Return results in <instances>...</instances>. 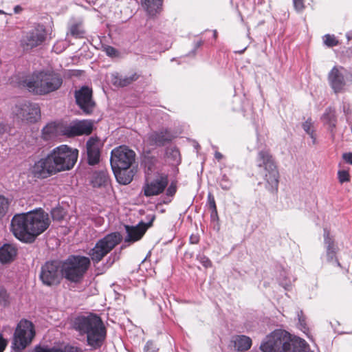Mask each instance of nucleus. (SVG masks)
<instances>
[{"instance_id":"nucleus-1","label":"nucleus","mask_w":352,"mask_h":352,"mask_svg":"<svg viewBox=\"0 0 352 352\" xmlns=\"http://www.w3.org/2000/svg\"><path fill=\"white\" fill-rule=\"evenodd\" d=\"M50 224L48 214L43 210L18 214L11 221V230L20 241L32 243Z\"/></svg>"},{"instance_id":"nucleus-2","label":"nucleus","mask_w":352,"mask_h":352,"mask_svg":"<svg viewBox=\"0 0 352 352\" xmlns=\"http://www.w3.org/2000/svg\"><path fill=\"white\" fill-rule=\"evenodd\" d=\"M260 349L263 352H308L309 346L303 339L276 329L263 340Z\"/></svg>"},{"instance_id":"nucleus-3","label":"nucleus","mask_w":352,"mask_h":352,"mask_svg":"<svg viewBox=\"0 0 352 352\" xmlns=\"http://www.w3.org/2000/svg\"><path fill=\"white\" fill-rule=\"evenodd\" d=\"M75 330L81 335L87 336V341L94 349L100 348L106 338V328L100 317L96 314L76 317L73 323Z\"/></svg>"},{"instance_id":"nucleus-4","label":"nucleus","mask_w":352,"mask_h":352,"mask_svg":"<svg viewBox=\"0 0 352 352\" xmlns=\"http://www.w3.org/2000/svg\"><path fill=\"white\" fill-rule=\"evenodd\" d=\"M77 157L78 155H46L34 163L30 173L34 177L47 178L58 172L73 168Z\"/></svg>"},{"instance_id":"nucleus-5","label":"nucleus","mask_w":352,"mask_h":352,"mask_svg":"<svg viewBox=\"0 0 352 352\" xmlns=\"http://www.w3.org/2000/svg\"><path fill=\"white\" fill-rule=\"evenodd\" d=\"M63 84L60 74L53 71H42L34 74L23 81V86L29 91L45 95L58 90Z\"/></svg>"},{"instance_id":"nucleus-6","label":"nucleus","mask_w":352,"mask_h":352,"mask_svg":"<svg viewBox=\"0 0 352 352\" xmlns=\"http://www.w3.org/2000/svg\"><path fill=\"white\" fill-rule=\"evenodd\" d=\"M90 265L86 256H71L61 264L62 275L72 283L80 282Z\"/></svg>"},{"instance_id":"nucleus-7","label":"nucleus","mask_w":352,"mask_h":352,"mask_svg":"<svg viewBox=\"0 0 352 352\" xmlns=\"http://www.w3.org/2000/svg\"><path fill=\"white\" fill-rule=\"evenodd\" d=\"M35 336L34 324L28 320H21L17 324L12 343V349L21 352L29 346Z\"/></svg>"},{"instance_id":"nucleus-8","label":"nucleus","mask_w":352,"mask_h":352,"mask_svg":"<svg viewBox=\"0 0 352 352\" xmlns=\"http://www.w3.org/2000/svg\"><path fill=\"white\" fill-rule=\"evenodd\" d=\"M122 239L120 232H116L106 235L100 239L89 251V255L94 263H99Z\"/></svg>"},{"instance_id":"nucleus-9","label":"nucleus","mask_w":352,"mask_h":352,"mask_svg":"<svg viewBox=\"0 0 352 352\" xmlns=\"http://www.w3.org/2000/svg\"><path fill=\"white\" fill-rule=\"evenodd\" d=\"M134 157L135 155H111V166L120 184L126 185L131 182L133 175L129 172L126 174V172L134 162Z\"/></svg>"},{"instance_id":"nucleus-10","label":"nucleus","mask_w":352,"mask_h":352,"mask_svg":"<svg viewBox=\"0 0 352 352\" xmlns=\"http://www.w3.org/2000/svg\"><path fill=\"white\" fill-rule=\"evenodd\" d=\"M258 166L263 168V175L267 182L266 188L272 192L277 191L279 183V173L272 155H260Z\"/></svg>"},{"instance_id":"nucleus-11","label":"nucleus","mask_w":352,"mask_h":352,"mask_svg":"<svg viewBox=\"0 0 352 352\" xmlns=\"http://www.w3.org/2000/svg\"><path fill=\"white\" fill-rule=\"evenodd\" d=\"M14 117L26 123L36 122L41 118L39 106L30 102L16 104L12 110Z\"/></svg>"},{"instance_id":"nucleus-12","label":"nucleus","mask_w":352,"mask_h":352,"mask_svg":"<svg viewBox=\"0 0 352 352\" xmlns=\"http://www.w3.org/2000/svg\"><path fill=\"white\" fill-rule=\"evenodd\" d=\"M62 277L61 265L58 261H48L41 267L40 278L44 285H58Z\"/></svg>"},{"instance_id":"nucleus-13","label":"nucleus","mask_w":352,"mask_h":352,"mask_svg":"<svg viewBox=\"0 0 352 352\" xmlns=\"http://www.w3.org/2000/svg\"><path fill=\"white\" fill-rule=\"evenodd\" d=\"M46 35L45 27L38 25L23 34L21 40V46L24 51H30L41 45L45 41Z\"/></svg>"},{"instance_id":"nucleus-14","label":"nucleus","mask_w":352,"mask_h":352,"mask_svg":"<svg viewBox=\"0 0 352 352\" xmlns=\"http://www.w3.org/2000/svg\"><path fill=\"white\" fill-rule=\"evenodd\" d=\"M345 70L342 67H333L328 74L330 87L336 94L345 91Z\"/></svg>"},{"instance_id":"nucleus-15","label":"nucleus","mask_w":352,"mask_h":352,"mask_svg":"<svg viewBox=\"0 0 352 352\" xmlns=\"http://www.w3.org/2000/svg\"><path fill=\"white\" fill-rule=\"evenodd\" d=\"M93 122L84 120L78 121L64 127L65 135L74 137L82 135H89L93 131Z\"/></svg>"},{"instance_id":"nucleus-16","label":"nucleus","mask_w":352,"mask_h":352,"mask_svg":"<svg viewBox=\"0 0 352 352\" xmlns=\"http://www.w3.org/2000/svg\"><path fill=\"white\" fill-rule=\"evenodd\" d=\"M168 182L167 175H158L155 179L146 184L144 188V195L151 197L161 194L168 185Z\"/></svg>"},{"instance_id":"nucleus-17","label":"nucleus","mask_w":352,"mask_h":352,"mask_svg":"<svg viewBox=\"0 0 352 352\" xmlns=\"http://www.w3.org/2000/svg\"><path fill=\"white\" fill-rule=\"evenodd\" d=\"M154 219L155 217L153 216L148 223L140 222L136 226H125L127 235L124 239V242L134 243L141 239L146 230L152 225Z\"/></svg>"},{"instance_id":"nucleus-18","label":"nucleus","mask_w":352,"mask_h":352,"mask_svg":"<svg viewBox=\"0 0 352 352\" xmlns=\"http://www.w3.org/2000/svg\"><path fill=\"white\" fill-rule=\"evenodd\" d=\"M92 91L87 87H84L76 91L75 98L78 105L86 113H90L93 111L94 102L91 98Z\"/></svg>"},{"instance_id":"nucleus-19","label":"nucleus","mask_w":352,"mask_h":352,"mask_svg":"<svg viewBox=\"0 0 352 352\" xmlns=\"http://www.w3.org/2000/svg\"><path fill=\"white\" fill-rule=\"evenodd\" d=\"M175 138V135H173L168 130L164 129L148 134L147 142L151 146H162Z\"/></svg>"},{"instance_id":"nucleus-20","label":"nucleus","mask_w":352,"mask_h":352,"mask_svg":"<svg viewBox=\"0 0 352 352\" xmlns=\"http://www.w3.org/2000/svg\"><path fill=\"white\" fill-rule=\"evenodd\" d=\"M89 184L93 188H102L107 187L110 182L107 170L93 171L89 177Z\"/></svg>"},{"instance_id":"nucleus-21","label":"nucleus","mask_w":352,"mask_h":352,"mask_svg":"<svg viewBox=\"0 0 352 352\" xmlns=\"http://www.w3.org/2000/svg\"><path fill=\"white\" fill-rule=\"evenodd\" d=\"M62 135H65L64 127L62 125L50 123L42 129L41 139L44 141L53 140Z\"/></svg>"},{"instance_id":"nucleus-22","label":"nucleus","mask_w":352,"mask_h":352,"mask_svg":"<svg viewBox=\"0 0 352 352\" xmlns=\"http://www.w3.org/2000/svg\"><path fill=\"white\" fill-rule=\"evenodd\" d=\"M324 241L326 247L327 261L329 262L335 261L338 265H340V263L336 258L337 251L336 245H335L334 240L330 236V233L327 229L324 230Z\"/></svg>"},{"instance_id":"nucleus-23","label":"nucleus","mask_w":352,"mask_h":352,"mask_svg":"<svg viewBox=\"0 0 352 352\" xmlns=\"http://www.w3.org/2000/svg\"><path fill=\"white\" fill-rule=\"evenodd\" d=\"M16 255V248L11 244H4L0 248V262L7 263L12 261Z\"/></svg>"},{"instance_id":"nucleus-24","label":"nucleus","mask_w":352,"mask_h":352,"mask_svg":"<svg viewBox=\"0 0 352 352\" xmlns=\"http://www.w3.org/2000/svg\"><path fill=\"white\" fill-rule=\"evenodd\" d=\"M138 75L135 73L129 76H122L118 74H112L111 82L118 87H125L137 80Z\"/></svg>"},{"instance_id":"nucleus-25","label":"nucleus","mask_w":352,"mask_h":352,"mask_svg":"<svg viewBox=\"0 0 352 352\" xmlns=\"http://www.w3.org/2000/svg\"><path fill=\"white\" fill-rule=\"evenodd\" d=\"M322 120L324 124L327 126L332 135H333V130L337 122L335 110L331 108L327 109L322 116Z\"/></svg>"},{"instance_id":"nucleus-26","label":"nucleus","mask_w":352,"mask_h":352,"mask_svg":"<svg viewBox=\"0 0 352 352\" xmlns=\"http://www.w3.org/2000/svg\"><path fill=\"white\" fill-rule=\"evenodd\" d=\"M141 3L150 16H155L162 10V0H141Z\"/></svg>"},{"instance_id":"nucleus-27","label":"nucleus","mask_w":352,"mask_h":352,"mask_svg":"<svg viewBox=\"0 0 352 352\" xmlns=\"http://www.w3.org/2000/svg\"><path fill=\"white\" fill-rule=\"evenodd\" d=\"M234 346L238 351L248 350L252 346V340L245 336H237L234 340Z\"/></svg>"},{"instance_id":"nucleus-28","label":"nucleus","mask_w":352,"mask_h":352,"mask_svg":"<svg viewBox=\"0 0 352 352\" xmlns=\"http://www.w3.org/2000/svg\"><path fill=\"white\" fill-rule=\"evenodd\" d=\"M102 142L98 138H91L87 142V154H100Z\"/></svg>"},{"instance_id":"nucleus-29","label":"nucleus","mask_w":352,"mask_h":352,"mask_svg":"<svg viewBox=\"0 0 352 352\" xmlns=\"http://www.w3.org/2000/svg\"><path fill=\"white\" fill-rule=\"evenodd\" d=\"M35 352H80V350L74 346H65L63 349L52 347L49 348L46 346H36Z\"/></svg>"},{"instance_id":"nucleus-30","label":"nucleus","mask_w":352,"mask_h":352,"mask_svg":"<svg viewBox=\"0 0 352 352\" xmlns=\"http://www.w3.org/2000/svg\"><path fill=\"white\" fill-rule=\"evenodd\" d=\"M69 33L75 38H82L85 34V30L82 23L78 21L71 24L69 26Z\"/></svg>"},{"instance_id":"nucleus-31","label":"nucleus","mask_w":352,"mask_h":352,"mask_svg":"<svg viewBox=\"0 0 352 352\" xmlns=\"http://www.w3.org/2000/svg\"><path fill=\"white\" fill-rule=\"evenodd\" d=\"M302 127L305 132L310 137L312 140V142H316V135L315 133V126L314 122L311 119L306 120L302 125Z\"/></svg>"},{"instance_id":"nucleus-32","label":"nucleus","mask_w":352,"mask_h":352,"mask_svg":"<svg viewBox=\"0 0 352 352\" xmlns=\"http://www.w3.org/2000/svg\"><path fill=\"white\" fill-rule=\"evenodd\" d=\"M77 149H72L67 145H60L54 148L48 154H78Z\"/></svg>"},{"instance_id":"nucleus-33","label":"nucleus","mask_w":352,"mask_h":352,"mask_svg":"<svg viewBox=\"0 0 352 352\" xmlns=\"http://www.w3.org/2000/svg\"><path fill=\"white\" fill-rule=\"evenodd\" d=\"M338 179L341 184L345 182H349L350 175L349 171L344 168H340L338 171Z\"/></svg>"},{"instance_id":"nucleus-34","label":"nucleus","mask_w":352,"mask_h":352,"mask_svg":"<svg viewBox=\"0 0 352 352\" xmlns=\"http://www.w3.org/2000/svg\"><path fill=\"white\" fill-rule=\"evenodd\" d=\"M9 206V201L4 196L0 195V219L6 214Z\"/></svg>"},{"instance_id":"nucleus-35","label":"nucleus","mask_w":352,"mask_h":352,"mask_svg":"<svg viewBox=\"0 0 352 352\" xmlns=\"http://www.w3.org/2000/svg\"><path fill=\"white\" fill-rule=\"evenodd\" d=\"M111 154H135V152L125 145H121L113 149Z\"/></svg>"},{"instance_id":"nucleus-36","label":"nucleus","mask_w":352,"mask_h":352,"mask_svg":"<svg viewBox=\"0 0 352 352\" xmlns=\"http://www.w3.org/2000/svg\"><path fill=\"white\" fill-rule=\"evenodd\" d=\"M51 214L53 219L56 221H60L63 219L65 215L63 210L60 208H56L52 209Z\"/></svg>"},{"instance_id":"nucleus-37","label":"nucleus","mask_w":352,"mask_h":352,"mask_svg":"<svg viewBox=\"0 0 352 352\" xmlns=\"http://www.w3.org/2000/svg\"><path fill=\"white\" fill-rule=\"evenodd\" d=\"M324 43L329 47L336 46L338 44V41L333 35L326 34L324 36Z\"/></svg>"},{"instance_id":"nucleus-38","label":"nucleus","mask_w":352,"mask_h":352,"mask_svg":"<svg viewBox=\"0 0 352 352\" xmlns=\"http://www.w3.org/2000/svg\"><path fill=\"white\" fill-rule=\"evenodd\" d=\"M104 51L105 52V53L107 56H109L111 58L118 57L119 55L118 51L116 48H114L111 46H106L104 47Z\"/></svg>"},{"instance_id":"nucleus-39","label":"nucleus","mask_w":352,"mask_h":352,"mask_svg":"<svg viewBox=\"0 0 352 352\" xmlns=\"http://www.w3.org/2000/svg\"><path fill=\"white\" fill-rule=\"evenodd\" d=\"M208 204L210 208L212 210V212H214L217 214V211L215 200H214V198L211 192H209L208 195Z\"/></svg>"},{"instance_id":"nucleus-40","label":"nucleus","mask_w":352,"mask_h":352,"mask_svg":"<svg viewBox=\"0 0 352 352\" xmlns=\"http://www.w3.org/2000/svg\"><path fill=\"white\" fill-rule=\"evenodd\" d=\"M220 186L222 188V189L225 190H228L230 188L232 184L230 181L228 179V178L223 175L220 181Z\"/></svg>"},{"instance_id":"nucleus-41","label":"nucleus","mask_w":352,"mask_h":352,"mask_svg":"<svg viewBox=\"0 0 352 352\" xmlns=\"http://www.w3.org/2000/svg\"><path fill=\"white\" fill-rule=\"evenodd\" d=\"M157 351V348L156 347L155 344L151 341L147 342L144 348V352H156Z\"/></svg>"},{"instance_id":"nucleus-42","label":"nucleus","mask_w":352,"mask_h":352,"mask_svg":"<svg viewBox=\"0 0 352 352\" xmlns=\"http://www.w3.org/2000/svg\"><path fill=\"white\" fill-rule=\"evenodd\" d=\"M100 162V155H87V163L91 166H94Z\"/></svg>"},{"instance_id":"nucleus-43","label":"nucleus","mask_w":352,"mask_h":352,"mask_svg":"<svg viewBox=\"0 0 352 352\" xmlns=\"http://www.w3.org/2000/svg\"><path fill=\"white\" fill-rule=\"evenodd\" d=\"M293 3L298 12H301L305 8L304 0H293Z\"/></svg>"},{"instance_id":"nucleus-44","label":"nucleus","mask_w":352,"mask_h":352,"mask_svg":"<svg viewBox=\"0 0 352 352\" xmlns=\"http://www.w3.org/2000/svg\"><path fill=\"white\" fill-rule=\"evenodd\" d=\"M0 303L6 305L8 303V295L6 291H0Z\"/></svg>"},{"instance_id":"nucleus-45","label":"nucleus","mask_w":352,"mask_h":352,"mask_svg":"<svg viewBox=\"0 0 352 352\" xmlns=\"http://www.w3.org/2000/svg\"><path fill=\"white\" fill-rule=\"evenodd\" d=\"M175 192H176V188L173 185H170L166 191L167 194L170 196L173 195L175 193Z\"/></svg>"},{"instance_id":"nucleus-46","label":"nucleus","mask_w":352,"mask_h":352,"mask_svg":"<svg viewBox=\"0 0 352 352\" xmlns=\"http://www.w3.org/2000/svg\"><path fill=\"white\" fill-rule=\"evenodd\" d=\"M7 344L6 340L0 338V352H3Z\"/></svg>"},{"instance_id":"nucleus-47","label":"nucleus","mask_w":352,"mask_h":352,"mask_svg":"<svg viewBox=\"0 0 352 352\" xmlns=\"http://www.w3.org/2000/svg\"><path fill=\"white\" fill-rule=\"evenodd\" d=\"M190 241L192 244H196L199 242V237L196 235H191L190 237Z\"/></svg>"},{"instance_id":"nucleus-48","label":"nucleus","mask_w":352,"mask_h":352,"mask_svg":"<svg viewBox=\"0 0 352 352\" xmlns=\"http://www.w3.org/2000/svg\"><path fill=\"white\" fill-rule=\"evenodd\" d=\"M7 131V126L3 123L0 122V134H3Z\"/></svg>"},{"instance_id":"nucleus-49","label":"nucleus","mask_w":352,"mask_h":352,"mask_svg":"<svg viewBox=\"0 0 352 352\" xmlns=\"http://www.w3.org/2000/svg\"><path fill=\"white\" fill-rule=\"evenodd\" d=\"M343 160L346 163L352 164V155H343Z\"/></svg>"},{"instance_id":"nucleus-50","label":"nucleus","mask_w":352,"mask_h":352,"mask_svg":"<svg viewBox=\"0 0 352 352\" xmlns=\"http://www.w3.org/2000/svg\"><path fill=\"white\" fill-rule=\"evenodd\" d=\"M42 146H43V148H45V149H43V151H41V153H44L46 151V150L50 147V145H49L48 144H46L45 145Z\"/></svg>"},{"instance_id":"nucleus-51","label":"nucleus","mask_w":352,"mask_h":352,"mask_svg":"<svg viewBox=\"0 0 352 352\" xmlns=\"http://www.w3.org/2000/svg\"><path fill=\"white\" fill-rule=\"evenodd\" d=\"M14 12L15 13H18L21 10V8L20 6H16L14 7Z\"/></svg>"},{"instance_id":"nucleus-52","label":"nucleus","mask_w":352,"mask_h":352,"mask_svg":"<svg viewBox=\"0 0 352 352\" xmlns=\"http://www.w3.org/2000/svg\"><path fill=\"white\" fill-rule=\"evenodd\" d=\"M209 264H210V262L207 259L206 261L204 263V265L206 267H208Z\"/></svg>"},{"instance_id":"nucleus-53","label":"nucleus","mask_w":352,"mask_h":352,"mask_svg":"<svg viewBox=\"0 0 352 352\" xmlns=\"http://www.w3.org/2000/svg\"><path fill=\"white\" fill-rule=\"evenodd\" d=\"M347 39L349 41L351 39L352 36L349 35V34H346Z\"/></svg>"},{"instance_id":"nucleus-54","label":"nucleus","mask_w":352,"mask_h":352,"mask_svg":"<svg viewBox=\"0 0 352 352\" xmlns=\"http://www.w3.org/2000/svg\"><path fill=\"white\" fill-rule=\"evenodd\" d=\"M216 157H217V158L219 160H221V159L222 155H216Z\"/></svg>"},{"instance_id":"nucleus-55","label":"nucleus","mask_w":352,"mask_h":352,"mask_svg":"<svg viewBox=\"0 0 352 352\" xmlns=\"http://www.w3.org/2000/svg\"><path fill=\"white\" fill-rule=\"evenodd\" d=\"M213 35H214V38H216V37H217V31H216V30H214V34H213Z\"/></svg>"},{"instance_id":"nucleus-56","label":"nucleus","mask_w":352,"mask_h":352,"mask_svg":"<svg viewBox=\"0 0 352 352\" xmlns=\"http://www.w3.org/2000/svg\"><path fill=\"white\" fill-rule=\"evenodd\" d=\"M6 14L5 12L2 10H0V14Z\"/></svg>"},{"instance_id":"nucleus-57","label":"nucleus","mask_w":352,"mask_h":352,"mask_svg":"<svg viewBox=\"0 0 352 352\" xmlns=\"http://www.w3.org/2000/svg\"><path fill=\"white\" fill-rule=\"evenodd\" d=\"M38 151H38V152H40V151H41V149L42 148L41 147V146H40V145H38Z\"/></svg>"},{"instance_id":"nucleus-58","label":"nucleus","mask_w":352,"mask_h":352,"mask_svg":"<svg viewBox=\"0 0 352 352\" xmlns=\"http://www.w3.org/2000/svg\"><path fill=\"white\" fill-rule=\"evenodd\" d=\"M194 144H195L194 146H195L196 148L199 146V144H198L197 143H196V142H194Z\"/></svg>"},{"instance_id":"nucleus-59","label":"nucleus","mask_w":352,"mask_h":352,"mask_svg":"<svg viewBox=\"0 0 352 352\" xmlns=\"http://www.w3.org/2000/svg\"><path fill=\"white\" fill-rule=\"evenodd\" d=\"M344 111L346 113H347L346 110V109H345V107H344Z\"/></svg>"},{"instance_id":"nucleus-60","label":"nucleus","mask_w":352,"mask_h":352,"mask_svg":"<svg viewBox=\"0 0 352 352\" xmlns=\"http://www.w3.org/2000/svg\"><path fill=\"white\" fill-rule=\"evenodd\" d=\"M346 154L351 155V154H352V153H350V152H349V153H346Z\"/></svg>"}]
</instances>
